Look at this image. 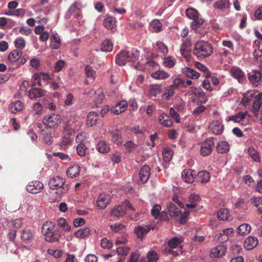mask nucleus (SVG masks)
<instances>
[{
  "label": "nucleus",
  "instance_id": "1",
  "mask_svg": "<svg viewBox=\"0 0 262 262\" xmlns=\"http://www.w3.org/2000/svg\"><path fill=\"white\" fill-rule=\"evenodd\" d=\"M213 46L208 41L200 40L197 41L193 50V54L200 59L209 57L213 53Z\"/></svg>",
  "mask_w": 262,
  "mask_h": 262
},
{
  "label": "nucleus",
  "instance_id": "2",
  "mask_svg": "<svg viewBox=\"0 0 262 262\" xmlns=\"http://www.w3.org/2000/svg\"><path fill=\"white\" fill-rule=\"evenodd\" d=\"M48 186L50 189L53 190L60 188L56 192L60 195L68 193L70 189L69 185L66 183V180L59 176L50 178L48 182Z\"/></svg>",
  "mask_w": 262,
  "mask_h": 262
},
{
  "label": "nucleus",
  "instance_id": "3",
  "mask_svg": "<svg viewBox=\"0 0 262 262\" xmlns=\"http://www.w3.org/2000/svg\"><path fill=\"white\" fill-rule=\"evenodd\" d=\"M139 56V52L136 49L132 53L123 50L116 55L115 61L119 66H124L127 62H135L138 59Z\"/></svg>",
  "mask_w": 262,
  "mask_h": 262
},
{
  "label": "nucleus",
  "instance_id": "4",
  "mask_svg": "<svg viewBox=\"0 0 262 262\" xmlns=\"http://www.w3.org/2000/svg\"><path fill=\"white\" fill-rule=\"evenodd\" d=\"M128 209L134 210L135 209L129 201L125 200L121 204L115 206L111 211V214L112 216L117 217H122L126 213Z\"/></svg>",
  "mask_w": 262,
  "mask_h": 262
},
{
  "label": "nucleus",
  "instance_id": "5",
  "mask_svg": "<svg viewBox=\"0 0 262 262\" xmlns=\"http://www.w3.org/2000/svg\"><path fill=\"white\" fill-rule=\"evenodd\" d=\"M60 115L52 114L51 115L45 116L42 119L43 123L49 128H54L57 126L61 123Z\"/></svg>",
  "mask_w": 262,
  "mask_h": 262
},
{
  "label": "nucleus",
  "instance_id": "6",
  "mask_svg": "<svg viewBox=\"0 0 262 262\" xmlns=\"http://www.w3.org/2000/svg\"><path fill=\"white\" fill-rule=\"evenodd\" d=\"M213 140V138L211 137L206 139L202 143L200 150V154L202 156L204 157L207 156L212 152L214 147Z\"/></svg>",
  "mask_w": 262,
  "mask_h": 262
},
{
  "label": "nucleus",
  "instance_id": "7",
  "mask_svg": "<svg viewBox=\"0 0 262 262\" xmlns=\"http://www.w3.org/2000/svg\"><path fill=\"white\" fill-rule=\"evenodd\" d=\"M43 187V184L41 182L33 181L29 183L26 186V189L29 193H37L40 192Z\"/></svg>",
  "mask_w": 262,
  "mask_h": 262
},
{
  "label": "nucleus",
  "instance_id": "8",
  "mask_svg": "<svg viewBox=\"0 0 262 262\" xmlns=\"http://www.w3.org/2000/svg\"><path fill=\"white\" fill-rule=\"evenodd\" d=\"M231 75L240 83H243L246 81V76L244 72L237 67H232L230 70Z\"/></svg>",
  "mask_w": 262,
  "mask_h": 262
},
{
  "label": "nucleus",
  "instance_id": "9",
  "mask_svg": "<svg viewBox=\"0 0 262 262\" xmlns=\"http://www.w3.org/2000/svg\"><path fill=\"white\" fill-rule=\"evenodd\" d=\"M111 198L110 195L105 193H101L99 195L97 200V205L99 209H104L110 203Z\"/></svg>",
  "mask_w": 262,
  "mask_h": 262
},
{
  "label": "nucleus",
  "instance_id": "10",
  "mask_svg": "<svg viewBox=\"0 0 262 262\" xmlns=\"http://www.w3.org/2000/svg\"><path fill=\"white\" fill-rule=\"evenodd\" d=\"M45 236V240L48 242H58L61 236V231L59 229H55L53 231L47 233Z\"/></svg>",
  "mask_w": 262,
  "mask_h": 262
},
{
  "label": "nucleus",
  "instance_id": "11",
  "mask_svg": "<svg viewBox=\"0 0 262 262\" xmlns=\"http://www.w3.org/2000/svg\"><path fill=\"white\" fill-rule=\"evenodd\" d=\"M139 181L141 184L146 183L150 175V168L149 166L146 164L144 165L139 171Z\"/></svg>",
  "mask_w": 262,
  "mask_h": 262
},
{
  "label": "nucleus",
  "instance_id": "12",
  "mask_svg": "<svg viewBox=\"0 0 262 262\" xmlns=\"http://www.w3.org/2000/svg\"><path fill=\"white\" fill-rule=\"evenodd\" d=\"M127 107V102L125 100H121L114 106L112 107L111 111L112 113L115 115H119L124 112Z\"/></svg>",
  "mask_w": 262,
  "mask_h": 262
},
{
  "label": "nucleus",
  "instance_id": "13",
  "mask_svg": "<svg viewBox=\"0 0 262 262\" xmlns=\"http://www.w3.org/2000/svg\"><path fill=\"white\" fill-rule=\"evenodd\" d=\"M196 172L191 169H185L182 172V177L183 180L188 183H192L194 182Z\"/></svg>",
  "mask_w": 262,
  "mask_h": 262
},
{
  "label": "nucleus",
  "instance_id": "14",
  "mask_svg": "<svg viewBox=\"0 0 262 262\" xmlns=\"http://www.w3.org/2000/svg\"><path fill=\"white\" fill-rule=\"evenodd\" d=\"M209 128L214 135H220L224 129V125L219 121H213L209 125Z\"/></svg>",
  "mask_w": 262,
  "mask_h": 262
},
{
  "label": "nucleus",
  "instance_id": "15",
  "mask_svg": "<svg viewBox=\"0 0 262 262\" xmlns=\"http://www.w3.org/2000/svg\"><path fill=\"white\" fill-rule=\"evenodd\" d=\"M226 247L223 245H220L211 250L210 256L212 257H220L224 255Z\"/></svg>",
  "mask_w": 262,
  "mask_h": 262
},
{
  "label": "nucleus",
  "instance_id": "16",
  "mask_svg": "<svg viewBox=\"0 0 262 262\" xmlns=\"http://www.w3.org/2000/svg\"><path fill=\"white\" fill-rule=\"evenodd\" d=\"M230 3L229 0H218L215 2L213 7L215 9H218L221 11H225L230 8Z\"/></svg>",
  "mask_w": 262,
  "mask_h": 262
},
{
  "label": "nucleus",
  "instance_id": "17",
  "mask_svg": "<svg viewBox=\"0 0 262 262\" xmlns=\"http://www.w3.org/2000/svg\"><path fill=\"white\" fill-rule=\"evenodd\" d=\"M151 229H153L154 228L149 226L145 227L139 226L135 228V232H136L138 238L142 239V238L145 236Z\"/></svg>",
  "mask_w": 262,
  "mask_h": 262
},
{
  "label": "nucleus",
  "instance_id": "18",
  "mask_svg": "<svg viewBox=\"0 0 262 262\" xmlns=\"http://www.w3.org/2000/svg\"><path fill=\"white\" fill-rule=\"evenodd\" d=\"M258 239L254 236L247 237L244 242V246L247 250H252L258 244Z\"/></svg>",
  "mask_w": 262,
  "mask_h": 262
},
{
  "label": "nucleus",
  "instance_id": "19",
  "mask_svg": "<svg viewBox=\"0 0 262 262\" xmlns=\"http://www.w3.org/2000/svg\"><path fill=\"white\" fill-rule=\"evenodd\" d=\"M182 72L187 77L193 79H198L200 76V74L198 72L194 71L191 68L188 67H185L183 68L182 70Z\"/></svg>",
  "mask_w": 262,
  "mask_h": 262
},
{
  "label": "nucleus",
  "instance_id": "20",
  "mask_svg": "<svg viewBox=\"0 0 262 262\" xmlns=\"http://www.w3.org/2000/svg\"><path fill=\"white\" fill-rule=\"evenodd\" d=\"M262 104V93L256 95L253 101L252 111L256 114L257 113ZM256 115V114H255Z\"/></svg>",
  "mask_w": 262,
  "mask_h": 262
},
{
  "label": "nucleus",
  "instance_id": "21",
  "mask_svg": "<svg viewBox=\"0 0 262 262\" xmlns=\"http://www.w3.org/2000/svg\"><path fill=\"white\" fill-rule=\"evenodd\" d=\"M169 215L172 217H178L181 213V210L177 207L176 205L171 202H169L167 205Z\"/></svg>",
  "mask_w": 262,
  "mask_h": 262
},
{
  "label": "nucleus",
  "instance_id": "22",
  "mask_svg": "<svg viewBox=\"0 0 262 262\" xmlns=\"http://www.w3.org/2000/svg\"><path fill=\"white\" fill-rule=\"evenodd\" d=\"M116 23L115 18L108 16L104 19L103 24L107 29L112 30L116 27Z\"/></svg>",
  "mask_w": 262,
  "mask_h": 262
},
{
  "label": "nucleus",
  "instance_id": "23",
  "mask_svg": "<svg viewBox=\"0 0 262 262\" xmlns=\"http://www.w3.org/2000/svg\"><path fill=\"white\" fill-rule=\"evenodd\" d=\"M23 108L24 104L19 100L11 102L9 106L10 111L13 114H15L17 112L21 111L23 110Z\"/></svg>",
  "mask_w": 262,
  "mask_h": 262
},
{
  "label": "nucleus",
  "instance_id": "24",
  "mask_svg": "<svg viewBox=\"0 0 262 262\" xmlns=\"http://www.w3.org/2000/svg\"><path fill=\"white\" fill-rule=\"evenodd\" d=\"M98 119V114L94 112H90L86 117V125L88 126H93L96 124Z\"/></svg>",
  "mask_w": 262,
  "mask_h": 262
},
{
  "label": "nucleus",
  "instance_id": "25",
  "mask_svg": "<svg viewBox=\"0 0 262 262\" xmlns=\"http://www.w3.org/2000/svg\"><path fill=\"white\" fill-rule=\"evenodd\" d=\"M249 81L253 84L258 82L261 78V74L258 71H253L248 74Z\"/></svg>",
  "mask_w": 262,
  "mask_h": 262
},
{
  "label": "nucleus",
  "instance_id": "26",
  "mask_svg": "<svg viewBox=\"0 0 262 262\" xmlns=\"http://www.w3.org/2000/svg\"><path fill=\"white\" fill-rule=\"evenodd\" d=\"M80 170V166L78 165L74 164L68 169L67 171V174L69 177L71 178H76L79 176Z\"/></svg>",
  "mask_w": 262,
  "mask_h": 262
},
{
  "label": "nucleus",
  "instance_id": "27",
  "mask_svg": "<svg viewBox=\"0 0 262 262\" xmlns=\"http://www.w3.org/2000/svg\"><path fill=\"white\" fill-rule=\"evenodd\" d=\"M250 203L257 208V211L262 218V199L260 197L254 196L250 199Z\"/></svg>",
  "mask_w": 262,
  "mask_h": 262
},
{
  "label": "nucleus",
  "instance_id": "28",
  "mask_svg": "<svg viewBox=\"0 0 262 262\" xmlns=\"http://www.w3.org/2000/svg\"><path fill=\"white\" fill-rule=\"evenodd\" d=\"M45 91L40 88H34L29 91V96L31 99L41 97L44 95Z\"/></svg>",
  "mask_w": 262,
  "mask_h": 262
},
{
  "label": "nucleus",
  "instance_id": "29",
  "mask_svg": "<svg viewBox=\"0 0 262 262\" xmlns=\"http://www.w3.org/2000/svg\"><path fill=\"white\" fill-rule=\"evenodd\" d=\"M75 136V131L74 129L69 124H67L64 127L63 137L69 138L70 140L73 141Z\"/></svg>",
  "mask_w": 262,
  "mask_h": 262
},
{
  "label": "nucleus",
  "instance_id": "30",
  "mask_svg": "<svg viewBox=\"0 0 262 262\" xmlns=\"http://www.w3.org/2000/svg\"><path fill=\"white\" fill-rule=\"evenodd\" d=\"M200 200V197L198 194L195 193H192L189 197V202L190 203L187 204L186 206L187 208L193 209L196 206V203Z\"/></svg>",
  "mask_w": 262,
  "mask_h": 262
},
{
  "label": "nucleus",
  "instance_id": "31",
  "mask_svg": "<svg viewBox=\"0 0 262 262\" xmlns=\"http://www.w3.org/2000/svg\"><path fill=\"white\" fill-rule=\"evenodd\" d=\"M170 75L163 70H158L151 74L152 78L157 80H163L167 79Z\"/></svg>",
  "mask_w": 262,
  "mask_h": 262
},
{
  "label": "nucleus",
  "instance_id": "32",
  "mask_svg": "<svg viewBox=\"0 0 262 262\" xmlns=\"http://www.w3.org/2000/svg\"><path fill=\"white\" fill-rule=\"evenodd\" d=\"M246 115V112H240L234 115L229 117L227 121H232L234 122L240 123L245 119Z\"/></svg>",
  "mask_w": 262,
  "mask_h": 262
},
{
  "label": "nucleus",
  "instance_id": "33",
  "mask_svg": "<svg viewBox=\"0 0 262 262\" xmlns=\"http://www.w3.org/2000/svg\"><path fill=\"white\" fill-rule=\"evenodd\" d=\"M159 121L161 124L165 127H170L172 125V122L170 117L164 113L160 115Z\"/></svg>",
  "mask_w": 262,
  "mask_h": 262
},
{
  "label": "nucleus",
  "instance_id": "34",
  "mask_svg": "<svg viewBox=\"0 0 262 262\" xmlns=\"http://www.w3.org/2000/svg\"><path fill=\"white\" fill-rule=\"evenodd\" d=\"M251 230V226L247 223H244L239 226L237 228V233L240 235H246Z\"/></svg>",
  "mask_w": 262,
  "mask_h": 262
},
{
  "label": "nucleus",
  "instance_id": "35",
  "mask_svg": "<svg viewBox=\"0 0 262 262\" xmlns=\"http://www.w3.org/2000/svg\"><path fill=\"white\" fill-rule=\"evenodd\" d=\"M216 151L219 153H226L229 150V145L226 141L219 142L216 146Z\"/></svg>",
  "mask_w": 262,
  "mask_h": 262
},
{
  "label": "nucleus",
  "instance_id": "36",
  "mask_svg": "<svg viewBox=\"0 0 262 262\" xmlns=\"http://www.w3.org/2000/svg\"><path fill=\"white\" fill-rule=\"evenodd\" d=\"M90 233V229L88 227L80 228L74 233L75 236L79 238H84L88 237Z\"/></svg>",
  "mask_w": 262,
  "mask_h": 262
},
{
  "label": "nucleus",
  "instance_id": "37",
  "mask_svg": "<svg viewBox=\"0 0 262 262\" xmlns=\"http://www.w3.org/2000/svg\"><path fill=\"white\" fill-rule=\"evenodd\" d=\"M97 150L100 153H107L110 150V147L104 140L99 141L96 146Z\"/></svg>",
  "mask_w": 262,
  "mask_h": 262
},
{
  "label": "nucleus",
  "instance_id": "38",
  "mask_svg": "<svg viewBox=\"0 0 262 262\" xmlns=\"http://www.w3.org/2000/svg\"><path fill=\"white\" fill-rule=\"evenodd\" d=\"M255 94L252 92H247L244 93L243 98L242 100V102L244 105H248L249 103L253 101L255 97Z\"/></svg>",
  "mask_w": 262,
  "mask_h": 262
},
{
  "label": "nucleus",
  "instance_id": "39",
  "mask_svg": "<svg viewBox=\"0 0 262 262\" xmlns=\"http://www.w3.org/2000/svg\"><path fill=\"white\" fill-rule=\"evenodd\" d=\"M112 140L113 142L117 144L122 143V138L120 132L118 130H114L111 132Z\"/></svg>",
  "mask_w": 262,
  "mask_h": 262
},
{
  "label": "nucleus",
  "instance_id": "40",
  "mask_svg": "<svg viewBox=\"0 0 262 262\" xmlns=\"http://www.w3.org/2000/svg\"><path fill=\"white\" fill-rule=\"evenodd\" d=\"M55 224L51 221H47L42 226V233L43 235H46L48 232H50L54 230Z\"/></svg>",
  "mask_w": 262,
  "mask_h": 262
},
{
  "label": "nucleus",
  "instance_id": "41",
  "mask_svg": "<svg viewBox=\"0 0 262 262\" xmlns=\"http://www.w3.org/2000/svg\"><path fill=\"white\" fill-rule=\"evenodd\" d=\"M22 52L17 50L11 51L8 56V59L11 62L17 61L21 57Z\"/></svg>",
  "mask_w": 262,
  "mask_h": 262
},
{
  "label": "nucleus",
  "instance_id": "42",
  "mask_svg": "<svg viewBox=\"0 0 262 262\" xmlns=\"http://www.w3.org/2000/svg\"><path fill=\"white\" fill-rule=\"evenodd\" d=\"M162 24L158 19L153 20L149 25V29L154 32H159L161 31Z\"/></svg>",
  "mask_w": 262,
  "mask_h": 262
},
{
  "label": "nucleus",
  "instance_id": "43",
  "mask_svg": "<svg viewBox=\"0 0 262 262\" xmlns=\"http://www.w3.org/2000/svg\"><path fill=\"white\" fill-rule=\"evenodd\" d=\"M33 234L29 229L25 228L22 231L21 238L24 242L30 243Z\"/></svg>",
  "mask_w": 262,
  "mask_h": 262
},
{
  "label": "nucleus",
  "instance_id": "44",
  "mask_svg": "<svg viewBox=\"0 0 262 262\" xmlns=\"http://www.w3.org/2000/svg\"><path fill=\"white\" fill-rule=\"evenodd\" d=\"M113 45L110 39L104 40L101 45V50L103 52H111L112 51Z\"/></svg>",
  "mask_w": 262,
  "mask_h": 262
},
{
  "label": "nucleus",
  "instance_id": "45",
  "mask_svg": "<svg viewBox=\"0 0 262 262\" xmlns=\"http://www.w3.org/2000/svg\"><path fill=\"white\" fill-rule=\"evenodd\" d=\"M248 152L250 157L256 162L260 161V157L258 152L252 146L248 148Z\"/></svg>",
  "mask_w": 262,
  "mask_h": 262
},
{
  "label": "nucleus",
  "instance_id": "46",
  "mask_svg": "<svg viewBox=\"0 0 262 262\" xmlns=\"http://www.w3.org/2000/svg\"><path fill=\"white\" fill-rule=\"evenodd\" d=\"M198 177L202 183H207L210 180V174L206 171L203 170L198 173Z\"/></svg>",
  "mask_w": 262,
  "mask_h": 262
},
{
  "label": "nucleus",
  "instance_id": "47",
  "mask_svg": "<svg viewBox=\"0 0 262 262\" xmlns=\"http://www.w3.org/2000/svg\"><path fill=\"white\" fill-rule=\"evenodd\" d=\"M229 216V211L226 208L221 209L217 212V217L220 220H226L228 219Z\"/></svg>",
  "mask_w": 262,
  "mask_h": 262
},
{
  "label": "nucleus",
  "instance_id": "48",
  "mask_svg": "<svg viewBox=\"0 0 262 262\" xmlns=\"http://www.w3.org/2000/svg\"><path fill=\"white\" fill-rule=\"evenodd\" d=\"M170 86L175 90L180 88H186L185 81L180 78H176Z\"/></svg>",
  "mask_w": 262,
  "mask_h": 262
},
{
  "label": "nucleus",
  "instance_id": "49",
  "mask_svg": "<svg viewBox=\"0 0 262 262\" xmlns=\"http://www.w3.org/2000/svg\"><path fill=\"white\" fill-rule=\"evenodd\" d=\"M204 23V19L198 17V18L193 19L191 23V28L192 30L196 31L200 28Z\"/></svg>",
  "mask_w": 262,
  "mask_h": 262
},
{
  "label": "nucleus",
  "instance_id": "50",
  "mask_svg": "<svg viewBox=\"0 0 262 262\" xmlns=\"http://www.w3.org/2000/svg\"><path fill=\"white\" fill-rule=\"evenodd\" d=\"M186 16L192 19H195L199 17V13L198 11L194 8H188L186 10Z\"/></svg>",
  "mask_w": 262,
  "mask_h": 262
},
{
  "label": "nucleus",
  "instance_id": "51",
  "mask_svg": "<svg viewBox=\"0 0 262 262\" xmlns=\"http://www.w3.org/2000/svg\"><path fill=\"white\" fill-rule=\"evenodd\" d=\"M164 65L169 68H173L176 64V59L172 56H167L164 58Z\"/></svg>",
  "mask_w": 262,
  "mask_h": 262
},
{
  "label": "nucleus",
  "instance_id": "52",
  "mask_svg": "<svg viewBox=\"0 0 262 262\" xmlns=\"http://www.w3.org/2000/svg\"><path fill=\"white\" fill-rule=\"evenodd\" d=\"M51 46L53 49H57L60 45V38L57 34H53L51 36Z\"/></svg>",
  "mask_w": 262,
  "mask_h": 262
},
{
  "label": "nucleus",
  "instance_id": "53",
  "mask_svg": "<svg viewBox=\"0 0 262 262\" xmlns=\"http://www.w3.org/2000/svg\"><path fill=\"white\" fill-rule=\"evenodd\" d=\"M85 73L88 78L91 80L95 79L96 72L91 66L87 65L85 66Z\"/></svg>",
  "mask_w": 262,
  "mask_h": 262
},
{
  "label": "nucleus",
  "instance_id": "54",
  "mask_svg": "<svg viewBox=\"0 0 262 262\" xmlns=\"http://www.w3.org/2000/svg\"><path fill=\"white\" fill-rule=\"evenodd\" d=\"M181 243V240L180 238L177 237H174L172 238L169 239L167 244L169 247L171 249H174L177 247Z\"/></svg>",
  "mask_w": 262,
  "mask_h": 262
},
{
  "label": "nucleus",
  "instance_id": "55",
  "mask_svg": "<svg viewBox=\"0 0 262 262\" xmlns=\"http://www.w3.org/2000/svg\"><path fill=\"white\" fill-rule=\"evenodd\" d=\"M195 65L198 69H199V70L204 72L203 76L204 77L208 78L210 77V72L209 71L208 69L206 66L201 64L200 62H197Z\"/></svg>",
  "mask_w": 262,
  "mask_h": 262
},
{
  "label": "nucleus",
  "instance_id": "56",
  "mask_svg": "<svg viewBox=\"0 0 262 262\" xmlns=\"http://www.w3.org/2000/svg\"><path fill=\"white\" fill-rule=\"evenodd\" d=\"M156 46L157 50L160 53H161L164 55H165L168 53V48L163 42L157 41Z\"/></svg>",
  "mask_w": 262,
  "mask_h": 262
},
{
  "label": "nucleus",
  "instance_id": "57",
  "mask_svg": "<svg viewBox=\"0 0 262 262\" xmlns=\"http://www.w3.org/2000/svg\"><path fill=\"white\" fill-rule=\"evenodd\" d=\"M15 46L16 48L22 50L26 47V41L22 37L17 38L14 41Z\"/></svg>",
  "mask_w": 262,
  "mask_h": 262
},
{
  "label": "nucleus",
  "instance_id": "58",
  "mask_svg": "<svg viewBox=\"0 0 262 262\" xmlns=\"http://www.w3.org/2000/svg\"><path fill=\"white\" fill-rule=\"evenodd\" d=\"M76 149L78 155L81 157L84 156L88 150L87 147L83 143L79 144L77 146Z\"/></svg>",
  "mask_w": 262,
  "mask_h": 262
},
{
  "label": "nucleus",
  "instance_id": "59",
  "mask_svg": "<svg viewBox=\"0 0 262 262\" xmlns=\"http://www.w3.org/2000/svg\"><path fill=\"white\" fill-rule=\"evenodd\" d=\"M22 224L23 222L21 219H17L16 220H10L8 222V225L9 227H14L15 228H19Z\"/></svg>",
  "mask_w": 262,
  "mask_h": 262
},
{
  "label": "nucleus",
  "instance_id": "60",
  "mask_svg": "<svg viewBox=\"0 0 262 262\" xmlns=\"http://www.w3.org/2000/svg\"><path fill=\"white\" fill-rule=\"evenodd\" d=\"M58 226L63 228L66 231H70L71 230V227L67 223L66 220L63 217H60L58 220Z\"/></svg>",
  "mask_w": 262,
  "mask_h": 262
},
{
  "label": "nucleus",
  "instance_id": "61",
  "mask_svg": "<svg viewBox=\"0 0 262 262\" xmlns=\"http://www.w3.org/2000/svg\"><path fill=\"white\" fill-rule=\"evenodd\" d=\"M174 90L170 85L163 94L162 97L166 100H169L174 94Z\"/></svg>",
  "mask_w": 262,
  "mask_h": 262
},
{
  "label": "nucleus",
  "instance_id": "62",
  "mask_svg": "<svg viewBox=\"0 0 262 262\" xmlns=\"http://www.w3.org/2000/svg\"><path fill=\"white\" fill-rule=\"evenodd\" d=\"M161 90V85H153L150 90V95L151 96H156L158 94L160 93Z\"/></svg>",
  "mask_w": 262,
  "mask_h": 262
},
{
  "label": "nucleus",
  "instance_id": "63",
  "mask_svg": "<svg viewBox=\"0 0 262 262\" xmlns=\"http://www.w3.org/2000/svg\"><path fill=\"white\" fill-rule=\"evenodd\" d=\"M163 159L166 162L169 161L172 158V152L170 148H165L163 151Z\"/></svg>",
  "mask_w": 262,
  "mask_h": 262
},
{
  "label": "nucleus",
  "instance_id": "64",
  "mask_svg": "<svg viewBox=\"0 0 262 262\" xmlns=\"http://www.w3.org/2000/svg\"><path fill=\"white\" fill-rule=\"evenodd\" d=\"M161 210V207L159 205H155L153 206L151 210V213L156 219L159 217Z\"/></svg>",
  "mask_w": 262,
  "mask_h": 262
}]
</instances>
